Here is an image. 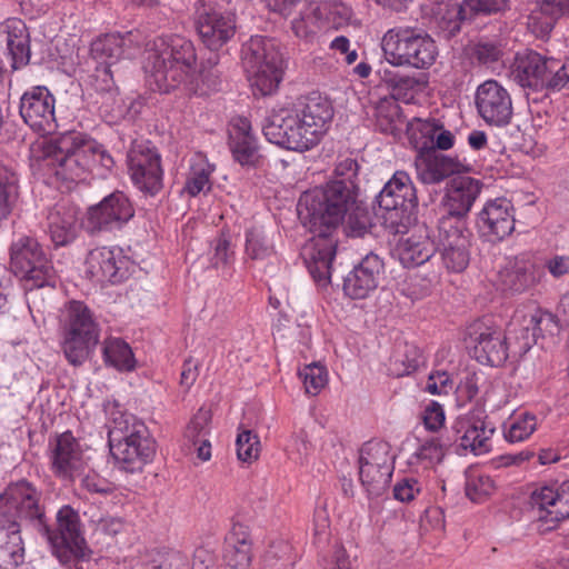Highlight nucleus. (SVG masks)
<instances>
[{
	"mask_svg": "<svg viewBox=\"0 0 569 569\" xmlns=\"http://www.w3.org/2000/svg\"><path fill=\"white\" fill-rule=\"evenodd\" d=\"M359 480L369 499L381 497L393 473V469H381L380 467L358 466Z\"/></svg>",
	"mask_w": 569,
	"mask_h": 569,
	"instance_id": "41",
	"label": "nucleus"
},
{
	"mask_svg": "<svg viewBox=\"0 0 569 569\" xmlns=\"http://www.w3.org/2000/svg\"><path fill=\"white\" fill-rule=\"evenodd\" d=\"M244 254L248 259L263 261L274 254V246L260 227L246 231Z\"/></svg>",
	"mask_w": 569,
	"mask_h": 569,
	"instance_id": "45",
	"label": "nucleus"
},
{
	"mask_svg": "<svg viewBox=\"0 0 569 569\" xmlns=\"http://www.w3.org/2000/svg\"><path fill=\"white\" fill-rule=\"evenodd\" d=\"M211 420V413L204 408H200L192 417L186 429V438H188L193 446L198 443L201 438H206L209 432L208 426Z\"/></svg>",
	"mask_w": 569,
	"mask_h": 569,
	"instance_id": "58",
	"label": "nucleus"
},
{
	"mask_svg": "<svg viewBox=\"0 0 569 569\" xmlns=\"http://www.w3.org/2000/svg\"><path fill=\"white\" fill-rule=\"evenodd\" d=\"M515 209L505 197L487 200L477 214V228L490 242L501 241L515 230Z\"/></svg>",
	"mask_w": 569,
	"mask_h": 569,
	"instance_id": "20",
	"label": "nucleus"
},
{
	"mask_svg": "<svg viewBox=\"0 0 569 569\" xmlns=\"http://www.w3.org/2000/svg\"><path fill=\"white\" fill-rule=\"evenodd\" d=\"M439 131V122L433 119L413 118L407 123L410 143L419 152L433 149V136Z\"/></svg>",
	"mask_w": 569,
	"mask_h": 569,
	"instance_id": "40",
	"label": "nucleus"
},
{
	"mask_svg": "<svg viewBox=\"0 0 569 569\" xmlns=\"http://www.w3.org/2000/svg\"><path fill=\"white\" fill-rule=\"evenodd\" d=\"M466 345L469 353L481 365L501 367L509 357L507 338L482 321L467 328Z\"/></svg>",
	"mask_w": 569,
	"mask_h": 569,
	"instance_id": "16",
	"label": "nucleus"
},
{
	"mask_svg": "<svg viewBox=\"0 0 569 569\" xmlns=\"http://www.w3.org/2000/svg\"><path fill=\"white\" fill-rule=\"evenodd\" d=\"M132 262L119 248L100 247L92 249L84 262L88 279L99 284H117L128 280Z\"/></svg>",
	"mask_w": 569,
	"mask_h": 569,
	"instance_id": "17",
	"label": "nucleus"
},
{
	"mask_svg": "<svg viewBox=\"0 0 569 569\" xmlns=\"http://www.w3.org/2000/svg\"><path fill=\"white\" fill-rule=\"evenodd\" d=\"M561 319L558 315H553L547 310L536 309L533 313L530 315V325L535 326L536 333L539 338H545L546 336H556L560 331V322Z\"/></svg>",
	"mask_w": 569,
	"mask_h": 569,
	"instance_id": "54",
	"label": "nucleus"
},
{
	"mask_svg": "<svg viewBox=\"0 0 569 569\" xmlns=\"http://www.w3.org/2000/svg\"><path fill=\"white\" fill-rule=\"evenodd\" d=\"M475 104L478 114L490 126H507L512 118L511 96L497 80H486L477 87Z\"/></svg>",
	"mask_w": 569,
	"mask_h": 569,
	"instance_id": "18",
	"label": "nucleus"
},
{
	"mask_svg": "<svg viewBox=\"0 0 569 569\" xmlns=\"http://www.w3.org/2000/svg\"><path fill=\"white\" fill-rule=\"evenodd\" d=\"M196 66L197 53L189 39L177 34L162 36L146 50V82L152 91L160 93L183 89L191 94H207L216 77L209 72H198Z\"/></svg>",
	"mask_w": 569,
	"mask_h": 569,
	"instance_id": "3",
	"label": "nucleus"
},
{
	"mask_svg": "<svg viewBox=\"0 0 569 569\" xmlns=\"http://www.w3.org/2000/svg\"><path fill=\"white\" fill-rule=\"evenodd\" d=\"M19 196V178L17 172L0 164V219L7 218Z\"/></svg>",
	"mask_w": 569,
	"mask_h": 569,
	"instance_id": "44",
	"label": "nucleus"
},
{
	"mask_svg": "<svg viewBox=\"0 0 569 569\" xmlns=\"http://www.w3.org/2000/svg\"><path fill=\"white\" fill-rule=\"evenodd\" d=\"M24 561L21 531L0 526V569H16Z\"/></svg>",
	"mask_w": 569,
	"mask_h": 569,
	"instance_id": "34",
	"label": "nucleus"
},
{
	"mask_svg": "<svg viewBox=\"0 0 569 569\" xmlns=\"http://www.w3.org/2000/svg\"><path fill=\"white\" fill-rule=\"evenodd\" d=\"M299 377L303 381L306 392L312 396L318 395L328 381L326 367L316 362L307 365L299 370Z\"/></svg>",
	"mask_w": 569,
	"mask_h": 569,
	"instance_id": "51",
	"label": "nucleus"
},
{
	"mask_svg": "<svg viewBox=\"0 0 569 569\" xmlns=\"http://www.w3.org/2000/svg\"><path fill=\"white\" fill-rule=\"evenodd\" d=\"M536 428V416L529 412H522L513 419L509 429L505 431V438L511 443L523 441L533 433Z\"/></svg>",
	"mask_w": 569,
	"mask_h": 569,
	"instance_id": "50",
	"label": "nucleus"
},
{
	"mask_svg": "<svg viewBox=\"0 0 569 569\" xmlns=\"http://www.w3.org/2000/svg\"><path fill=\"white\" fill-rule=\"evenodd\" d=\"M559 19L558 14L551 13L550 9L546 7L545 0H537L527 24L531 33L537 38L545 39L550 36Z\"/></svg>",
	"mask_w": 569,
	"mask_h": 569,
	"instance_id": "48",
	"label": "nucleus"
},
{
	"mask_svg": "<svg viewBox=\"0 0 569 569\" xmlns=\"http://www.w3.org/2000/svg\"><path fill=\"white\" fill-rule=\"evenodd\" d=\"M379 208L385 210L383 223L393 233L406 228L409 209L417 204V194L409 174L396 171L377 197Z\"/></svg>",
	"mask_w": 569,
	"mask_h": 569,
	"instance_id": "10",
	"label": "nucleus"
},
{
	"mask_svg": "<svg viewBox=\"0 0 569 569\" xmlns=\"http://www.w3.org/2000/svg\"><path fill=\"white\" fill-rule=\"evenodd\" d=\"M420 491L421 487L417 479L405 477L393 486V498L401 502H410Z\"/></svg>",
	"mask_w": 569,
	"mask_h": 569,
	"instance_id": "61",
	"label": "nucleus"
},
{
	"mask_svg": "<svg viewBox=\"0 0 569 569\" xmlns=\"http://www.w3.org/2000/svg\"><path fill=\"white\" fill-rule=\"evenodd\" d=\"M403 124L400 107L392 100H382L376 108V126L379 131L397 136Z\"/></svg>",
	"mask_w": 569,
	"mask_h": 569,
	"instance_id": "47",
	"label": "nucleus"
},
{
	"mask_svg": "<svg viewBox=\"0 0 569 569\" xmlns=\"http://www.w3.org/2000/svg\"><path fill=\"white\" fill-rule=\"evenodd\" d=\"M473 54L480 63L492 66L502 58L503 50L496 41L485 40L475 46Z\"/></svg>",
	"mask_w": 569,
	"mask_h": 569,
	"instance_id": "59",
	"label": "nucleus"
},
{
	"mask_svg": "<svg viewBox=\"0 0 569 569\" xmlns=\"http://www.w3.org/2000/svg\"><path fill=\"white\" fill-rule=\"evenodd\" d=\"M438 56L439 49L433 38L426 31L416 28L405 67L426 70L435 64Z\"/></svg>",
	"mask_w": 569,
	"mask_h": 569,
	"instance_id": "33",
	"label": "nucleus"
},
{
	"mask_svg": "<svg viewBox=\"0 0 569 569\" xmlns=\"http://www.w3.org/2000/svg\"><path fill=\"white\" fill-rule=\"evenodd\" d=\"M108 443L114 466L127 473L141 472L156 455V441L148 427L131 413H112Z\"/></svg>",
	"mask_w": 569,
	"mask_h": 569,
	"instance_id": "5",
	"label": "nucleus"
},
{
	"mask_svg": "<svg viewBox=\"0 0 569 569\" xmlns=\"http://www.w3.org/2000/svg\"><path fill=\"white\" fill-rule=\"evenodd\" d=\"M320 14H318L316 1L307 3L299 12L298 17L291 21L293 34L303 40L311 41L318 30L322 28Z\"/></svg>",
	"mask_w": 569,
	"mask_h": 569,
	"instance_id": "43",
	"label": "nucleus"
},
{
	"mask_svg": "<svg viewBox=\"0 0 569 569\" xmlns=\"http://www.w3.org/2000/svg\"><path fill=\"white\" fill-rule=\"evenodd\" d=\"M133 214L134 210L129 199L121 192H114L88 210V228L91 231L120 228Z\"/></svg>",
	"mask_w": 569,
	"mask_h": 569,
	"instance_id": "22",
	"label": "nucleus"
},
{
	"mask_svg": "<svg viewBox=\"0 0 569 569\" xmlns=\"http://www.w3.org/2000/svg\"><path fill=\"white\" fill-rule=\"evenodd\" d=\"M102 355L106 365L119 371H132L136 368V359L130 346L120 338L106 340Z\"/></svg>",
	"mask_w": 569,
	"mask_h": 569,
	"instance_id": "39",
	"label": "nucleus"
},
{
	"mask_svg": "<svg viewBox=\"0 0 569 569\" xmlns=\"http://www.w3.org/2000/svg\"><path fill=\"white\" fill-rule=\"evenodd\" d=\"M401 363L405 367L401 375H410L425 363V357L417 346L406 343Z\"/></svg>",
	"mask_w": 569,
	"mask_h": 569,
	"instance_id": "62",
	"label": "nucleus"
},
{
	"mask_svg": "<svg viewBox=\"0 0 569 569\" xmlns=\"http://www.w3.org/2000/svg\"><path fill=\"white\" fill-rule=\"evenodd\" d=\"M468 244H451L441 250L442 262L445 267L452 272L462 271L469 262Z\"/></svg>",
	"mask_w": 569,
	"mask_h": 569,
	"instance_id": "57",
	"label": "nucleus"
},
{
	"mask_svg": "<svg viewBox=\"0 0 569 569\" xmlns=\"http://www.w3.org/2000/svg\"><path fill=\"white\" fill-rule=\"evenodd\" d=\"M452 448L449 433L439 438H429L418 446L409 459L410 465H422L425 468L440 463L446 452Z\"/></svg>",
	"mask_w": 569,
	"mask_h": 569,
	"instance_id": "35",
	"label": "nucleus"
},
{
	"mask_svg": "<svg viewBox=\"0 0 569 569\" xmlns=\"http://www.w3.org/2000/svg\"><path fill=\"white\" fill-rule=\"evenodd\" d=\"M482 182L469 176L452 177L445 187L441 207L448 213L467 216L480 196Z\"/></svg>",
	"mask_w": 569,
	"mask_h": 569,
	"instance_id": "25",
	"label": "nucleus"
},
{
	"mask_svg": "<svg viewBox=\"0 0 569 569\" xmlns=\"http://www.w3.org/2000/svg\"><path fill=\"white\" fill-rule=\"evenodd\" d=\"M383 263L376 254H367L362 261L349 272L345 279V284H351L355 281L358 284H371L381 279Z\"/></svg>",
	"mask_w": 569,
	"mask_h": 569,
	"instance_id": "46",
	"label": "nucleus"
},
{
	"mask_svg": "<svg viewBox=\"0 0 569 569\" xmlns=\"http://www.w3.org/2000/svg\"><path fill=\"white\" fill-rule=\"evenodd\" d=\"M0 526L27 533L46 532L47 512L42 490L26 479L10 483L0 495Z\"/></svg>",
	"mask_w": 569,
	"mask_h": 569,
	"instance_id": "6",
	"label": "nucleus"
},
{
	"mask_svg": "<svg viewBox=\"0 0 569 569\" xmlns=\"http://www.w3.org/2000/svg\"><path fill=\"white\" fill-rule=\"evenodd\" d=\"M228 147L232 158L242 167H256L259 162L258 138L251 121L242 116L233 117L228 124Z\"/></svg>",
	"mask_w": 569,
	"mask_h": 569,
	"instance_id": "23",
	"label": "nucleus"
},
{
	"mask_svg": "<svg viewBox=\"0 0 569 569\" xmlns=\"http://www.w3.org/2000/svg\"><path fill=\"white\" fill-rule=\"evenodd\" d=\"M60 336L67 361L79 367L90 358L99 343L100 328L83 302L71 300L60 319Z\"/></svg>",
	"mask_w": 569,
	"mask_h": 569,
	"instance_id": "7",
	"label": "nucleus"
},
{
	"mask_svg": "<svg viewBox=\"0 0 569 569\" xmlns=\"http://www.w3.org/2000/svg\"><path fill=\"white\" fill-rule=\"evenodd\" d=\"M10 268L19 280L34 281L36 284L53 283V267L33 238L22 237L12 243Z\"/></svg>",
	"mask_w": 569,
	"mask_h": 569,
	"instance_id": "13",
	"label": "nucleus"
},
{
	"mask_svg": "<svg viewBox=\"0 0 569 569\" xmlns=\"http://www.w3.org/2000/svg\"><path fill=\"white\" fill-rule=\"evenodd\" d=\"M333 116L332 103L326 97L312 93L273 108L262 131L269 142L286 150L305 152L320 143Z\"/></svg>",
	"mask_w": 569,
	"mask_h": 569,
	"instance_id": "4",
	"label": "nucleus"
},
{
	"mask_svg": "<svg viewBox=\"0 0 569 569\" xmlns=\"http://www.w3.org/2000/svg\"><path fill=\"white\" fill-rule=\"evenodd\" d=\"M194 23L201 41L210 50L223 47L236 32L234 14L217 7L211 0L197 2Z\"/></svg>",
	"mask_w": 569,
	"mask_h": 569,
	"instance_id": "14",
	"label": "nucleus"
},
{
	"mask_svg": "<svg viewBox=\"0 0 569 569\" xmlns=\"http://www.w3.org/2000/svg\"><path fill=\"white\" fill-rule=\"evenodd\" d=\"M517 317L510 323L509 333L515 332V339L518 345V353L520 356L527 353L538 341V336L533 325H530V315L523 316L519 330L516 329Z\"/></svg>",
	"mask_w": 569,
	"mask_h": 569,
	"instance_id": "52",
	"label": "nucleus"
},
{
	"mask_svg": "<svg viewBox=\"0 0 569 569\" xmlns=\"http://www.w3.org/2000/svg\"><path fill=\"white\" fill-rule=\"evenodd\" d=\"M555 486L558 495V509H555V518L559 517V520L562 521L569 518V479L561 483L556 482Z\"/></svg>",
	"mask_w": 569,
	"mask_h": 569,
	"instance_id": "64",
	"label": "nucleus"
},
{
	"mask_svg": "<svg viewBox=\"0 0 569 569\" xmlns=\"http://www.w3.org/2000/svg\"><path fill=\"white\" fill-rule=\"evenodd\" d=\"M451 244H468L465 216L446 212L438 222V248Z\"/></svg>",
	"mask_w": 569,
	"mask_h": 569,
	"instance_id": "37",
	"label": "nucleus"
},
{
	"mask_svg": "<svg viewBox=\"0 0 569 569\" xmlns=\"http://www.w3.org/2000/svg\"><path fill=\"white\" fill-rule=\"evenodd\" d=\"M358 466L395 469V457L389 442L376 439L365 442L359 449Z\"/></svg>",
	"mask_w": 569,
	"mask_h": 569,
	"instance_id": "38",
	"label": "nucleus"
},
{
	"mask_svg": "<svg viewBox=\"0 0 569 569\" xmlns=\"http://www.w3.org/2000/svg\"><path fill=\"white\" fill-rule=\"evenodd\" d=\"M38 535L49 543L52 556L62 559L72 552L71 548H76L82 557L84 546L88 545L80 515L70 505H63L58 509L53 525H50L47 518L46 532L39 531Z\"/></svg>",
	"mask_w": 569,
	"mask_h": 569,
	"instance_id": "12",
	"label": "nucleus"
},
{
	"mask_svg": "<svg viewBox=\"0 0 569 569\" xmlns=\"http://www.w3.org/2000/svg\"><path fill=\"white\" fill-rule=\"evenodd\" d=\"M237 456L243 462L256 460L260 451V440L251 430H241L236 440Z\"/></svg>",
	"mask_w": 569,
	"mask_h": 569,
	"instance_id": "55",
	"label": "nucleus"
},
{
	"mask_svg": "<svg viewBox=\"0 0 569 569\" xmlns=\"http://www.w3.org/2000/svg\"><path fill=\"white\" fill-rule=\"evenodd\" d=\"M251 542L247 528L234 523L226 537L223 559L227 569H249L251 565Z\"/></svg>",
	"mask_w": 569,
	"mask_h": 569,
	"instance_id": "29",
	"label": "nucleus"
},
{
	"mask_svg": "<svg viewBox=\"0 0 569 569\" xmlns=\"http://www.w3.org/2000/svg\"><path fill=\"white\" fill-rule=\"evenodd\" d=\"M90 53L97 62L96 71L104 82L101 89H108L112 82L110 67L124 53V38L120 33L101 36L91 43Z\"/></svg>",
	"mask_w": 569,
	"mask_h": 569,
	"instance_id": "27",
	"label": "nucleus"
},
{
	"mask_svg": "<svg viewBox=\"0 0 569 569\" xmlns=\"http://www.w3.org/2000/svg\"><path fill=\"white\" fill-rule=\"evenodd\" d=\"M316 7L323 27L340 29L352 23L353 10L341 1H320Z\"/></svg>",
	"mask_w": 569,
	"mask_h": 569,
	"instance_id": "42",
	"label": "nucleus"
},
{
	"mask_svg": "<svg viewBox=\"0 0 569 569\" xmlns=\"http://www.w3.org/2000/svg\"><path fill=\"white\" fill-rule=\"evenodd\" d=\"M81 211L69 202H59L53 206L47 217V231L56 247L72 243L81 229Z\"/></svg>",
	"mask_w": 569,
	"mask_h": 569,
	"instance_id": "24",
	"label": "nucleus"
},
{
	"mask_svg": "<svg viewBox=\"0 0 569 569\" xmlns=\"http://www.w3.org/2000/svg\"><path fill=\"white\" fill-rule=\"evenodd\" d=\"M500 281L503 283H533L541 281V271L525 254L506 258L499 268Z\"/></svg>",
	"mask_w": 569,
	"mask_h": 569,
	"instance_id": "32",
	"label": "nucleus"
},
{
	"mask_svg": "<svg viewBox=\"0 0 569 569\" xmlns=\"http://www.w3.org/2000/svg\"><path fill=\"white\" fill-rule=\"evenodd\" d=\"M496 428L488 421L483 408H475L459 416L447 433L450 435L453 451L463 455L470 451L475 456L487 453L491 449L490 439Z\"/></svg>",
	"mask_w": 569,
	"mask_h": 569,
	"instance_id": "11",
	"label": "nucleus"
},
{
	"mask_svg": "<svg viewBox=\"0 0 569 569\" xmlns=\"http://www.w3.org/2000/svg\"><path fill=\"white\" fill-rule=\"evenodd\" d=\"M7 49L11 57V67L19 69L28 63L30 58L29 38H20L18 40H8Z\"/></svg>",
	"mask_w": 569,
	"mask_h": 569,
	"instance_id": "60",
	"label": "nucleus"
},
{
	"mask_svg": "<svg viewBox=\"0 0 569 569\" xmlns=\"http://www.w3.org/2000/svg\"><path fill=\"white\" fill-rule=\"evenodd\" d=\"M127 163L133 184L143 192L156 193L162 186L160 156L149 141H134Z\"/></svg>",
	"mask_w": 569,
	"mask_h": 569,
	"instance_id": "15",
	"label": "nucleus"
},
{
	"mask_svg": "<svg viewBox=\"0 0 569 569\" xmlns=\"http://www.w3.org/2000/svg\"><path fill=\"white\" fill-rule=\"evenodd\" d=\"M50 462L53 475L62 480L73 481L83 473V452L71 431L57 436L50 443Z\"/></svg>",
	"mask_w": 569,
	"mask_h": 569,
	"instance_id": "21",
	"label": "nucleus"
},
{
	"mask_svg": "<svg viewBox=\"0 0 569 569\" xmlns=\"http://www.w3.org/2000/svg\"><path fill=\"white\" fill-rule=\"evenodd\" d=\"M242 63L254 96L277 92L283 77V60L273 40L252 36L242 47Z\"/></svg>",
	"mask_w": 569,
	"mask_h": 569,
	"instance_id": "8",
	"label": "nucleus"
},
{
	"mask_svg": "<svg viewBox=\"0 0 569 569\" xmlns=\"http://www.w3.org/2000/svg\"><path fill=\"white\" fill-rule=\"evenodd\" d=\"M508 0H463L453 9L459 20L470 19L476 13H491L506 8Z\"/></svg>",
	"mask_w": 569,
	"mask_h": 569,
	"instance_id": "49",
	"label": "nucleus"
},
{
	"mask_svg": "<svg viewBox=\"0 0 569 569\" xmlns=\"http://www.w3.org/2000/svg\"><path fill=\"white\" fill-rule=\"evenodd\" d=\"M291 547L283 541L272 543L263 557L264 569H290L293 560Z\"/></svg>",
	"mask_w": 569,
	"mask_h": 569,
	"instance_id": "53",
	"label": "nucleus"
},
{
	"mask_svg": "<svg viewBox=\"0 0 569 569\" xmlns=\"http://www.w3.org/2000/svg\"><path fill=\"white\" fill-rule=\"evenodd\" d=\"M435 243L430 240L428 229L417 226L396 244L395 252L406 268L420 266L428 261L435 253Z\"/></svg>",
	"mask_w": 569,
	"mask_h": 569,
	"instance_id": "26",
	"label": "nucleus"
},
{
	"mask_svg": "<svg viewBox=\"0 0 569 569\" xmlns=\"http://www.w3.org/2000/svg\"><path fill=\"white\" fill-rule=\"evenodd\" d=\"M443 408L436 401H431L423 411V423L426 429L437 431L445 423Z\"/></svg>",
	"mask_w": 569,
	"mask_h": 569,
	"instance_id": "63",
	"label": "nucleus"
},
{
	"mask_svg": "<svg viewBox=\"0 0 569 569\" xmlns=\"http://www.w3.org/2000/svg\"><path fill=\"white\" fill-rule=\"evenodd\" d=\"M297 212L301 223L312 233L302 248L306 267L313 281L326 284L331 281L330 263L337 248L332 232L347 217V234L365 236L372 226L370 212L357 202L355 189L341 180L303 192Z\"/></svg>",
	"mask_w": 569,
	"mask_h": 569,
	"instance_id": "1",
	"label": "nucleus"
},
{
	"mask_svg": "<svg viewBox=\"0 0 569 569\" xmlns=\"http://www.w3.org/2000/svg\"><path fill=\"white\" fill-rule=\"evenodd\" d=\"M214 166L211 164L202 152L193 153L188 161V172L182 189L183 193L197 197L211 190V176Z\"/></svg>",
	"mask_w": 569,
	"mask_h": 569,
	"instance_id": "30",
	"label": "nucleus"
},
{
	"mask_svg": "<svg viewBox=\"0 0 569 569\" xmlns=\"http://www.w3.org/2000/svg\"><path fill=\"white\" fill-rule=\"evenodd\" d=\"M558 59L525 49L515 54L509 77L523 89L535 92L560 90Z\"/></svg>",
	"mask_w": 569,
	"mask_h": 569,
	"instance_id": "9",
	"label": "nucleus"
},
{
	"mask_svg": "<svg viewBox=\"0 0 569 569\" xmlns=\"http://www.w3.org/2000/svg\"><path fill=\"white\" fill-rule=\"evenodd\" d=\"M30 163L34 170L62 182L78 183L90 177H104L114 161L96 140L79 131H67L36 139L30 146Z\"/></svg>",
	"mask_w": 569,
	"mask_h": 569,
	"instance_id": "2",
	"label": "nucleus"
},
{
	"mask_svg": "<svg viewBox=\"0 0 569 569\" xmlns=\"http://www.w3.org/2000/svg\"><path fill=\"white\" fill-rule=\"evenodd\" d=\"M466 496L473 502L485 501L495 491V482L490 476L469 477L466 482Z\"/></svg>",
	"mask_w": 569,
	"mask_h": 569,
	"instance_id": "56",
	"label": "nucleus"
},
{
	"mask_svg": "<svg viewBox=\"0 0 569 569\" xmlns=\"http://www.w3.org/2000/svg\"><path fill=\"white\" fill-rule=\"evenodd\" d=\"M415 30L416 28L409 26H396L382 34L380 49L387 63L396 68L405 67Z\"/></svg>",
	"mask_w": 569,
	"mask_h": 569,
	"instance_id": "28",
	"label": "nucleus"
},
{
	"mask_svg": "<svg viewBox=\"0 0 569 569\" xmlns=\"http://www.w3.org/2000/svg\"><path fill=\"white\" fill-rule=\"evenodd\" d=\"M56 99L44 86L28 89L20 98V116L36 132L50 133L57 127L54 117Z\"/></svg>",
	"mask_w": 569,
	"mask_h": 569,
	"instance_id": "19",
	"label": "nucleus"
},
{
	"mask_svg": "<svg viewBox=\"0 0 569 569\" xmlns=\"http://www.w3.org/2000/svg\"><path fill=\"white\" fill-rule=\"evenodd\" d=\"M558 495L556 486H542L533 490L529 497V506L537 521L545 526L541 530L550 531L560 522L559 517L555 518V509H558Z\"/></svg>",
	"mask_w": 569,
	"mask_h": 569,
	"instance_id": "31",
	"label": "nucleus"
},
{
	"mask_svg": "<svg viewBox=\"0 0 569 569\" xmlns=\"http://www.w3.org/2000/svg\"><path fill=\"white\" fill-rule=\"evenodd\" d=\"M415 167L418 179L426 184L439 183L448 176L447 158L433 151L419 152Z\"/></svg>",
	"mask_w": 569,
	"mask_h": 569,
	"instance_id": "36",
	"label": "nucleus"
}]
</instances>
